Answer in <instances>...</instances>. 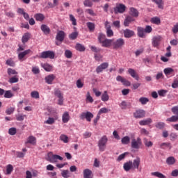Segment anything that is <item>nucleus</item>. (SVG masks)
I'll return each instance as SVG.
<instances>
[{
  "mask_svg": "<svg viewBox=\"0 0 178 178\" xmlns=\"http://www.w3.org/2000/svg\"><path fill=\"white\" fill-rule=\"evenodd\" d=\"M58 160L63 161V157L58 154H54V153L51 152L47 154V161H48V162H50L51 163H56Z\"/></svg>",
  "mask_w": 178,
  "mask_h": 178,
  "instance_id": "1",
  "label": "nucleus"
},
{
  "mask_svg": "<svg viewBox=\"0 0 178 178\" xmlns=\"http://www.w3.org/2000/svg\"><path fill=\"white\" fill-rule=\"evenodd\" d=\"M40 59H55V51H44L40 53L39 56Z\"/></svg>",
  "mask_w": 178,
  "mask_h": 178,
  "instance_id": "2",
  "label": "nucleus"
},
{
  "mask_svg": "<svg viewBox=\"0 0 178 178\" xmlns=\"http://www.w3.org/2000/svg\"><path fill=\"white\" fill-rule=\"evenodd\" d=\"M106 143H108V137L103 136L98 142V147L99 151L104 152L106 148Z\"/></svg>",
  "mask_w": 178,
  "mask_h": 178,
  "instance_id": "3",
  "label": "nucleus"
},
{
  "mask_svg": "<svg viewBox=\"0 0 178 178\" xmlns=\"http://www.w3.org/2000/svg\"><path fill=\"white\" fill-rule=\"evenodd\" d=\"M125 42L124 39L123 38H119L116 40H113V49H120V48H122V47L124 46Z\"/></svg>",
  "mask_w": 178,
  "mask_h": 178,
  "instance_id": "4",
  "label": "nucleus"
},
{
  "mask_svg": "<svg viewBox=\"0 0 178 178\" xmlns=\"http://www.w3.org/2000/svg\"><path fill=\"white\" fill-rule=\"evenodd\" d=\"M79 118L81 120H84V119H86L87 122H91V119L94 118V115L92 114V113L90 111L83 112L80 115Z\"/></svg>",
  "mask_w": 178,
  "mask_h": 178,
  "instance_id": "5",
  "label": "nucleus"
},
{
  "mask_svg": "<svg viewBox=\"0 0 178 178\" xmlns=\"http://www.w3.org/2000/svg\"><path fill=\"white\" fill-rule=\"evenodd\" d=\"M141 138H138L137 139L134 138L131 140V148H134V149H138L140 147H141Z\"/></svg>",
  "mask_w": 178,
  "mask_h": 178,
  "instance_id": "6",
  "label": "nucleus"
},
{
  "mask_svg": "<svg viewBox=\"0 0 178 178\" xmlns=\"http://www.w3.org/2000/svg\"><path fill=\"white\" fill-rule=\"evenodd\" d=\"M114 12L115 14L124 13L126 12V6L124 4L120 3L114 8Z\"/></svg>",
  "mask_w": 178,
  "mask_h": 178,
  "instance_id": "7",
  "label": "nucleus"
},
{
  "mask_svg": "<svg viewBox=\"0 0 178 178\" xmlns=\"http://www.w3.org/2000/svg\"><path fill=\"white\" fill-rule=\"evenodd\" d=\"M105 29L106 30V35L108 38L113 37V31L112 30V27L109 25V22L106 21L104 24Z\"/></svg>",
  "mask_w": 178,
  "mask_h": 178,
  "instance_id": "8",
  "label": "nucleus"
},
{
  "mask_svg": "<svg viewBox=\"0 0 178 178\" xmlns=\"http://www.w3.org/2000/svg\"><path fill=\"white\" fill-rule=\"evenodd\" d=\"M65 37H66V33L63 31H58L56 35V40L59 41L60 42H63L65 40Z\"/></svg>",
  "mask_w": 178,
  "mask_h": 178,
  "instance_id": "9",
  "label": "nucleus"
},
{
  "mask_svg": "<svg viewBox=\"0 0 178 178\" xmlns=\"http://www.w3.org/2000/svg\"><path fill=\"white\" fill-rule=\"evenodd\" d=\"M116 80L117 81H120V83H122L123 86H126L127 87H130V86H131V83L130 81L120 75H118L116 77Z\"/></svg>",
  "mask_w": 178,
  "mask_h": 178,
  "instance_id": "10",
  "label": "nucleus"
},
{
  "mask_svg": "<svg viewBox=\"0 0 178 178\" xmlns=\"http://www.w3.org/2000/svg\"><path fill=\"white\" fill-rule=\"evenodd\" d=\"M108 67H109V63H103L100 65L97 66V67L96 68V72L97 74L102 73V72H104L105 69H108Z\"/></svg>",
  "mask_w": 178,
  "mask_h": 178,
  "instance_id": "11",
  "label": "nucleus"
},
{
  "mask_svg": "<svg viewBox=\"0 0 178 178\" xmlns=\"http://www.w3.org/2000/svg\"><path fill=\"white\" fill-rule=\"evenodd\" d=\"M134 116L136 119H141L145 116V111L144 110H136L135 113H134Z\"/></svg>",
  "mask_w": 178,
  "mask_h": 178,
  "instance_id": "12",
  "label": "nucleus"
},
{
  "mask_svg": "<svg viewBox=\"0 0 178 178\" xmlns=\"http://www.w3.org/2000/svg\"><path fill=\"white\" fill-rule=\"evenodd\" d=\"M162 40V38L161 36L154 37L152 39V46L154 48H158L159 47V44H161V41Z\"/></svg>",
  "mask_w": 178,
  "mask_h": 178,
  "instance_id": "13",
  "label": "nucleus"
},
{
  "mask_svg": "<svg viewBox=\"0 0 178 178\" xmlns=\"http://www.w3.org/2000/svg\"><path fill=\"white\" fill-rule=\"evenodd\" d=\"M122 33H123L124 37L125 38H131V37H133L134 35V31H131V30H130L129 29L123 30Z\"/></svg>",
  "mask_w": 178,
  "mask_h": 178,
  "instance_id": "14",
  "label": "nucleus"
},
{
  "mask_svg": "<svg viewBox=\"0 0 178 178\" xmlns=\"http://www.w3.org/2000/svg\"><path fill=\"white\" fill-rule=\"evenodd\" d=\"M29 54H31V49H27L22 52L19 53L18 54L19 60H24V58L26 57V55H29Z\"/></svg>",
  "mask_w": 178,
  "mask_h": 178,
  "instance_id": "15",
  "label": "nucleus"
},
{
  "mask_svg": "<svg viewBox=\"0 0 178 178\" xmlns=\"http://www.w3.org/2000/svg\"><path fill=\"white\" fill-rule=\"evenodd\" d=\"M128 73L131 77L136 79L137 81L140 80V76H138V74H137V72L133 68H129Z\"/></svg>",
  "mask_w": 178,
  "mask_h": 178,
  "instance_id": "16",
  "label": "nucleus"
},
{
  "mask_svg": "<svg viewBox=\"0 0 178 178\" xmlns=\"http://www.w3.org/2000/svg\"><path fill=\"white\" fill-rule=\"evenodd\" d=\"M113 39H107L106 38L104 42L102 43V47L104 48H109L111 45L113 46Z\"/></svg>",
  "mask_w": 178,
  "mask_h": 178,
  "instance_id": "17",
  "label": "nucleus"
},
{
  "mask_svg": "<svg viewBox=\"0 0 178 178\" xmlns=\"http://www.w3.org/2000/svg\"><path fill=\"white\" fill-rule=\"evenodd\" d=\"M30 38H31V33L29 32L25 33L22 38V44H26V42H29Z\"/></svg>",
  "mask_w": 178,
  "mask_h": 178,
  "instance_id": "18",
  "label": "nucleus"
},
{
  "mask_svg": "<svg viewBox=\"0 0 178 178\" xmlns=\"http://www.w3.org/2000/svg\"><path fill=\"white\" fill-rule=\"evenodd\" d=\"M123 168H124V170H125V172H129V170H131V169H133V161H129L124 163Z\"/></svg>",
  "mask_w": 178,
  "mask_h": 178,
  "instance_id": "19",
  "label": "nucleus"
},
{
  "mask_svg": "<svg viewBox=\"0 0 178 178\" xmlns=\"http://www.w3.org/2000/svg\"><path fill=\"white\" fill-rule=\"evenodd\" d=\"M129 15H131L132 17H137L140 15V13L137 9L134 8V7H131L129 8Z\"/></svg>",
  "mask_w": 178,
  "mask_h": 178,
  "instance_id": "20",
  "label": "nucleus"
},
{
  "mask_svg": "<svg viewBox=\"0 0 178 178\" xmlns=\"http://www.w3.org/2000/svg\"><path fill=\"white\" fill-rule=\"evenodd\" d=\"M134 20H136L134 17L131 16H127L124 21V26L125 27H129L130 23H131V22H134Z\"/></svg>",
  "mask_w": 178,
  "mask_h": 178,
  "instance_id": "21",
  "label": "nucleus"
},
{
  "mask_svg": "<svg viewBox=\"0 0 178 178\" xmlns=\"http://www.w3.org/2000/svg\"><path fill=\"white\" fill-rule=\"evenodd\" d=\"M40 30H42V33L45 34V35H48L51 33V29H49L47 25L42 24L40 26Z\"/></svg>",
  "mask_w": 178,
  "mask_h": 178,
  "instance_id": "22",
  "label": "nucleus"
},
{
  "mask_svg": "<svg viewBox=\"0 0 178 178\" xmlns=\"http://www.w3.org/2000/svg\"><path fill=\"white\" fill-rule=\"evenodd\" d=\"M141 162V160L139 157H137L136 159L134 160L132 162V168L133 169H138L140 168V163Z\"/></svg>",
  "mask_w": 178,
  "mask_h": 178,
  "instance_id": "23",
  "label": "nucleus"
},
{
  "mask_svg": "<svg viewBox=\"0 0 178 178\" xmlns=\"http://www.w3.org/2000/svg\"><path fill=\"white\" fill-rule=\"evenodd\" d=\"M36 143H37V138H35V137H34L33 136H30L27 138V140L25 143L31 144L32 145H35Z\"/></svg>",
  "mask_w": 178,
  "mask_h": 178,
  "instance_id": "24",
  "label": "nucleus"
},
{
  "mask_svg": "<svg viewBox=\"0 0 178 178\" xmlns=\"http://www.w3.org/2000/svg\"><path fill=\"white\" fill-rule=\"evenodd\" d=\"M56 76L54 74H50L45 77L44 80L47 84H52V81L55 80Z\"/></svg>",
  "mask_w": 178,
  "mask_h": 178,
  "instance_id": "25",
  "label": "nucleus"
},
{
  "mask_svg": "<svg viewBox=\"0 0 178 178\" xmlns=\"http://www.w3.org/2000/svg\"><path fill=\"white\" fill-rule=\"evenodd\" d=\"M92 171L87 168L83 170V177L84 178H92Z\"/></svg>",
  "mask_w": 178,
  "mask_h": 178,
  "instance_id": "26",
  "label": "nucleus"
},
{
  "mask_svg": "<svg viewBox=\"0 0 178 178\" xmlns=\"http://www.w3.org/2000/svg\"><path fill=\"white\" fill-rule=\"evenodd\" d=\"M137 30L138 37H140V38H144L145 37V31L144 28L138 26Z\"/></svg>",
  "mask_w": 178,
  "mask_h": 178,
  "instance_id": "27",
  "label": "nucleus"
},
{
  "mask_svg": "<svg viewBox=\"0 0 178 178\" xmlns=\"http://www.w3.org/2000/svg\"><path fill=\"white\" fill-rule=\"evenodd\" d=\"M41 66L46 72H52V69H54V67L48 63H42Z\"/></svg>",
  "mask_w": 178,
  "mask_h": 178,
  "instance_id": "28",
  "label": "nucleus"
},
{
  "mask_svg": "<svg viewBox=\"0 0 178 178\" xmlns=\"http://www.w3.org/2000/svg\"><path fill=\"white\" fill-rule=\"evenodd\" d=\"M70 120V115L67 111L65 112L62 116L63 123H67Z\"/></svg>",
  "mask_w": 178,
  "mask_h": 178,
  "instance_id": "29",
  "label": "nucleus"
},
{
  "mask_svg": "<svg viewBox=\"0 0 178 178\" xmlns=\"http://www.w3.org/2000/svg\"><path fill=\"white\" fill-rule=\"evenodd\" d=\"M151 123H152V119L151 118H147V120H141L139 122V124L140 126H147L148 124H151Z\"/></svg>",
  "mask_w": 178,
  "mask_h": 178,
  "instance_id": "30",
  "label": "nucleus"
},
{
  "mask_svg": "<svg viewBox=\"0 0 178 178\" xmlns=\"http://www.w3.org/2000/svg\"><path fill=\"white\" fill-rule=\"evenodd\" d=\"M101 99L103 101V102H107V101H109V95H108V91L105 90L103 92Z\"/></svg>",
  "mask_w": 178,
  "mask_h": 178,
  "instance_id": "31",
  "label": "nucleus"
},
{
  "mask_svg": "<svg viewBox=\"0 0 178 178\" xmlns=\"http://www.w3.org/2000/svg\"><path fill=\"white\" fill-rule=\"evenodd\" d=\"M34 17L35 20H37V22H42V20L45 19V16L44 15V14H41V13L35 14L34 15Z\"/></svg>",
  "mask_w": 178,
  "mask_h": 178,
  "instance_id": "32",
  "label": "nucleus"
},
{
  "mask_svg": "<svg viewBox=\"0 0 178 178\" xmlns=\"http://www.w3.org/2000/svg\"><path fill=\"white\" fill-rule=\"evenodd\" d=\"M75 49L79 51V52H84V51H86V47L80 43H77L75 46Z\"/></svg>",
  "mask_w": 178,
  "mask_h": 178,
  "instance_id": "33",
  "label": "nucleus"
},
{
  "mask_svg": "<svg viewBox=\"0 0 178 178\" xmlns=\"http://www.w3.org/2000/svg\"><path fill=\"white\" fill-rule=\"evenodd\" d=\"M167 165H175L176 163V159L173 156H170L166 159Z\"/></svg>",
  "mask_w": 178,
  "mask_h": 178,
  "instance_id": "34",
  "label": "nucleus"
},
{
  "mask_svg": "<svg viewBox=\"0 0 178 178\" xmlns=\"http://www.w3.org/2000/svg\"><path fill=\"white\" fill-rule=\"evenodd\" d=\"M106 39V35L104 33H99V35L97 37V40L100 44H102L104 40Z\"/></svg>",
  "mask_w": 178,
  "mask_h": 178,
  "instance_id": "35",
  "label": "nucleus"
},
{
  "mask_svg": "<svg viewBox=\"0 0 178 178\" xmlns=\"http://www.w3.org/2000/svg\"><path fill=\"white\" fill-rule=\"evenodd\" d=\"M166 122L176 123V122H178V115H172L170 118H167Z\"/></svg>",
  "mask_w": 178,
  "mask_h": 178,
  "instance_id": "36",
  "label": "nucleus"
},
{
  "mask_svg": "<svg viewBox=\"0 0 178 178\" xmlns=\"http://www.w3.org/2000/svg\"><path fill=\"white\" fill-rule=\"evenodd\" d=\"M152 176H155V177L158 178H166V176H165L163 174L159 172H154L151 173Z\"/></svg>",
  "mask_w": 178,
  "mask_h": 178,
  "instance_id": "37",
  "label": "nucleus"
},
{
  "mask_svg": "<svg viewBox=\"0 0 178 178\" xmlns=\"http://www.w3.org/2000/svg\"><path fill=\"white\" fill-rule=\"evenodd\" d=\"M122 144L124 145H127V144H130V137L124 136L121 140Z\"/></svg>",
  "mask_w": 178,
  "mask_h": 178,
  "instance_id": "38",
  "label": "nucleus"
},
{
  "mask_svg": "<svg viewBox=\"0 0 178 178\" xmlns=\"http://www.w3.org/2000/svg\"><path fill=\"white\" fill-rule=\"evenodd\" d=\"M161 148L162 149H165V148H169L170 149H172V145L170 143H163L160 145Z\"/></svg>",
  "mask_w": 178,
  "mask_h": 178,
  "instance_id": "39",
  "label": "nucleus"
},
{
  "mask_svg": "<svg viewBox=\"0 0 178 178\" xmlns=\"http://www.w3.org/2000/svg\"><path fill=\"white\" fill-rule=\"evenodd\" d=\"M151 23H153V24H161V18L154 17L151 19Z\"/></svg>",
  "mask_w": 178,
  "mask_h": 178,
  "instance_id": "40",
  "label": "nucleus"
},
{
  "mask_svg": "<svg viewBox=\"0 0 178 178\" xmlns=\"http://www.w3.org/2000/svg\"><path fill=\"white\" fill-rule=\"evenodd\" d=\"M86 26L90 31H94V30H95V24L92 22H88L86 24Z\"/></svg>",
  "mask_w": 178,
  "mask_h": 178,
  "instance_id": "41",
  "label": "nucleus"
},
{
  "mask_svg": "<svg viewBox=\"0 0 178 178\" xmlns=\"http://www.w3.org/2000/svg\"><path fill=\"white\" fill-rule=\"evenodd\" d=\"M173 72H175V70H173V68L171 67L164 69V74H165V76H170V74H172Z\"/></svg>",
  "mask_w": 178,
  "mask_h": 178,
  "instance_id": "42",
  "label": "nucleus"
},
{
  "mask_svg": "<svg viewBox=\"0 0 178 178\" xmlns=\"http://www.w3.org/2000/svg\"><path fill=\"white\" fill-rule=\"evenodd\" d=\"M64 55L67 59H70L73 57V53L72 52V51L67 49L65 51Z\"/></svg>",
  "mask_w": 178,
  "mask_h": 178,
  "instance_id": "43",
  "label": "nucleus"
},
{
  "mask_svg": "<svg viewBox=\"0 0 178 178\" xmlns=\"http://www.w3.org/2000/svg\"><path fill=\"white\" fill-rule=\"evenodd\" d=\"M139 102H140L142 105H147V104L149 102V99L147 97H140L139 99Z\"/></svg>",
  "mask_w": 178,
  "mask_h": 178,
  "instance_id": "44",
  "label": "nucleus"
},
{
  "mask_svg": "<svg viewBox=\"0 0 178 178\" xmlns=\"http://www.w3.org/2000/svg\"><path fill=\"white\" fill-rule=\"evenodd\" d=\"M153 1L155 2V3H156V5H158V8H159V9H163V0H153Z\"/></svg>",
  "mask_w": 178,
  "mask_h": 178,
  "instance_id": "45",
  "label": "nucleus"
},
{
  "mask_svg": "<svg viewBox=\"0 0 178 178\" xmlns=\"http://www.w3.org/2000/svg\"><path fill=\"white\" fill-rule=\"evenodd\" d=\"M31 97L32 98H35V99H38V98H40V93L38 92V91H32L31 92Z\"/></svg>",
  "mask_w": 178,
  "mask_h": 178,
  "instance_id": "46",
  "label": "nucleus"
},
{
  "mask_svg": "<svg viewBox=\"0 0 178 178\" xmlns=\"http://www.w3.org/2000/svg\"><path fill=\"white\" fill-rule=\"evenodd\" d=\"M14 96L15 95L10 90H6L4 93V98H13Z\"/></svg>",
  "mask_w": 178,
  "mask_h": 178,
  "instance_id": "47",
  "label": "nucleus"
},
{
  "mask_svg": "<svg viewBox=\"0 0 178 178\" xmlns=\"http://www.w3.org/2000/svg\"><path fill=\"white\" fill-rule=\"evenodd\" d=\"M60 140L63 142L65 143V144L69 143V138L67 137V136L65 135V134H62L60 136Z\"/></svg>",
  "mask_w": 178,
  "mask_h": 178,
  "instance_id": "48",
  "label": "nucleus"
},
{
  "mask_svg": "<svg viewBox=\"0 0 178 178\" xmlns=\"http://www.w3.org/2000/svg\"><path fill=\"white\" fill-rule=\"evenodd\" d=\"M79 36L78 32H72L71 34L69 35L70 40H76L77 37Z\"/></svg>",
  "mask_w": 178,
  "mask_h": 178,
  "instance_id": "49",
  "label": "nucleus"
},
{
  "mask_svg": "<svg viewBox=\"0 0 178 178\" xmlns=\"http://www.w3.org/2000/svg\"><path fill=\"white\" fill-rule=\"evenodd\" d=\"M165 123L164 122H157L155 124V127H156V129H159L160 130H162V129L165 128Z\"/></svg>",
  "mask_w": 178,
  "mask_h": 178,
  "instance_id": "50",
  "label": "nucleus"
},
{
  "mask_svg": "<svg viewBox=\"0 0 178 178\" xmlns=\"http://www.w3.org/2000/svg\"><path fill=\"white\" fill-rule=\"evenodd\" d=\"M13 172V165H8L6 167V175H10Z\"/></svg>",
  "mask_w": 178,
  "mask_h": 178,
  "instance_id": "51",
  "label": "nucleus"
},
{
  "mask_svg": "<svg viewBox=\"0 0 178 178\" xmlns=\"http://www.w3.org/2000/svg\"><path fill=\"white\" fill-rule=\"evenodd\" d=\"M70 20L72 22L73 26H77V20L73 15H70Z\"/></svg>",
  "mask_w": 178,
  "mask_h": 178,
  "instance_id": "52",
  "label": "nucleus"
},
{
  "mask_svg": "<svg viewBox=\"0 0 178 178\" xmlns=\"http://www.w3.org/2000/svg\"><path fill=\"white\" fill-rule=\"evenodd\" d=\"M84 6H87L88 8H91L92 6V1L91 0H85L83 1Z\"/></svg>",
  "mask_w": 178,
  "mask_h": 178,
  "instance_id": "53",
  "label": "nucleus"
},
{
  "mask_svg": "<svg viewBox=\"0 0 178 178\" xmlns=\"http://www.w3.org/2000/svg\"><path fill=\"white\" fill-rule=\"evenodd\" d=\"M76 87L77 88H83L84 87V82L81 81V79H78L76 81Z\"/></svg>",
  "mask_w": 178,
  "mask_h": 178,
  "instance_id": "54",
  "label": "nucleus"
},
{
  "mask_svg": "<svg viewBox=\"0 0 178 178\" xmlns=\"http://www.w3.org/2000/svg\"><path fill=\"white\" fill-rule=\"evenodd\" d=\"M44 124H54L55 120L52 118H49L47 120L44 122Z\"/></svg>",
  "mask_w": 178,
  "mask_h": 178,
  "instance_id": "55",
  "label": "nucleus"
},
{
  "mask_svg": "<svg viewBox=\"0 0 178 178\" xmlns=\"http://www.w3.org/2000/svg\"><path fill=\"white\" fill-rule=\"evenodd\" d=\"M7 73L8 76H12L13 74H17V72L16 70L12 69V68H8L7 70Z\"/></svg>",
  "mask_w": 178,
  "mask_h": 178,
  "instance_id": "56",
  "label": "nucleus"
},
{
  "mask_svg": "<svg viewBox=\"0 0 178 178\" xmlns=\"http://www.w3.org/2000/svg\"><path fill=\"white\" fill-rule=\"evenodd\" d=\"M54 95L58 98H61L63 97V95H62V92L60 90L56 89L54 91Z\"/></svg>",
  "mask_w": 178,
  "mask_h": 178,
  "instance_id": "57",
  "label": "nucleus"
},
{
  "mask_svg": "<svg viewBox=\"0 0 178 178\" xmlns=\"http://www.w3.org/2000/svg\"><path fill=\"white\" fill-rule=\"evenodd\" d=\"M61 176H63L64 178H69V170H63L61 172Z\"/></svg>",
  "mask_w": 178,
  "mask_h": 178,
  "instance_id": "58",
  "label": "nucleus"
},
{
  "mask_svg": "<svg viewBox=\"0 0 178 178\" xmlns=\"http://www.w3.org/2000/svg\"><path fill=\"white\" fill-rule=\"evenodd\" d=\"M18 81H19V78L16 76H13L8 80V82L10 83V84H13V83H17Z\"/></svg>",
  "mask_w": 178,
  "mask_h": 178,
  "instance_id": "59",
  "label": "nucleus"
},
{
  "mask_svg": "<svg viewBox=\"0 0 178 178\" xmlns=\"http://www.w3.org/2000/svg\"><path fill=\"white\" fill-rule=\"evenodd\" d=\"M172 31L173 34H177L178 33V22H177L172 27Z\"/></svg>",
  "mask_w": 178,
  "mask_h": 178,
  "instance_id": "60",
  "label": "nucleus"
},
{
  "mask_svg": "<svg viewBox=\"0 0 178 178\" xmlns=\"http://www.w3.org/2000/svg\"><path fill=\"white\" fill-rule=\"evenodd\" d=\"M108 112H109V110L104 107L99 111L98 115H102V113H108Z\"/></svg>",
  "mask_w": 178,
  "mask_h": 178,
  "instance_id": "61",
  "label": "nucleus"
},
{
  "mask_svg": "<svg viewBox=\"0 0 178 178\" xmlns=\"http://www.w3.org/2000/svg\"><path fill=\"white\" fill-rule=\"evenodd\" d=\"M17 131L16 128H10L8 130V134H10V136H15V134H16Z\"/></svg>",
  "mask_w": 178,
  "mask_h": 178,
  "instance_id": "62",
  "label": "nucleus"
},
{
  "mask_svg": "<svg viewBox=\"0 0 178 178\" xmlns=\"http://www.w3.org/2000/svg\"><path fill=\"white\" fill-rule=\"evenodd\" d=\"M6 64L8 65V66L13 67L15 66V61L10 58L6 60Z\"/></svg>",
  "mask_w": 178,
  "mask_h": 178,
  "instance_id": "63",
  "label": "nucleus"
},
{
  "mask_svg": "<svg viewBox=\"0 0 178 178\" xmlns=\"http://www.w3.org/2000/svg\"><path fill=\"white\" fill-rule=\"evenodd\" d=\"M171 111H172V113H174V115H176L177 116H178V106H177L172 107Z\"/></svg>",
  "mask_w": 178,
  "mask_h": 178,
  "instance_id": "64",
  "label": "nucleus"
}]
</instances>
